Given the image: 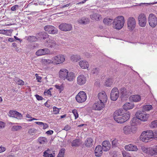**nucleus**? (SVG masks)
I'll return each mask as SVG.
<instances>
[{"label": "nucleus", "instance_id": "nucleus-1", "mask_svg": "<svg viewBox=\"0 0 157 157\" xmlns=\"http://www.w3.org/2000/svg\"><path fill=\"white\" fill-rule=\"evenodd\" d=\"M134 106L133 103L128 102L123 106L124 110L121 109L116 110L114 113V119L118 123H123L128 120L130 117V113L126 111L132 109Z\"/></svg>", "mask_w": 157, "mask_h": 157}, {"label": "nucleus", "instance_id": "nucleus-2", "mask_svg": "<svg viewBox=\"0 0 157 157\" xmlns=\"http://www.w3.org/2000/svg\"><path fill=\"white\" fill-rule=\"evenodd\" d=\"M125 20L123 16H120L116 17L113 22V27L117 29H120L124 26Z\"/></svg>", "mask_w": 157, "mask_h": 157}, {"label": "nucleus", "instance_id": "nucleus-3", "mask_svg": "<svg viewBox=\"0 0 157 157\" xmlns=\"http://www.w3.org/2000/svg\"><path fill=\"white\" fill-rule=\"evenodd\" d=\"M135 115L138 119L143 121H146L149 117V115L146 114L143 110L138 111L136 113Z\"/></svg>", "mask_w": 157, "mask_h": 157}, {"label": "nucleus", "instance_id": "nucleus-4", "mask_svg": "<svg viewBox=\"0 0 157 157\" xmlns=\"http://www.w3.org/2000/svg\"><path fill=\"white\" fill-rule=\"evenodd\" d=\"M135 115L138 119L143 121H146L149 117V115L146 114L143 110L138 111L136 113Z\"/></svg>", "mask_w": 157, "mask_h": 157}, {"label": "nucleus", "instance_id": "nucleus-5", "mask_svg": "<svg viewBox=\"0 0 157 157\" xmlns=\"http://www.w3.org/2000/svg\"><path fill=\"white\" fill-rule=\"evenodd\" d=\"M148 21L149 25L152 27L154 28L157 25V18L153 13L149 14Z\"/></svg>", "mask_w": 157, "mask_h": 157}, {"label": "nucleus", "instance_id": "nucleus-6", "mask_svg": "<svg viewBox=\"0 0 157 157\" xmlns=\"http://www.w3.org/2000/svg\"><path fill=\"white\" fill-rule=\"evenodd\" d=\"M86 94L83 91L79 92L75 97L76 100L79 103L85 102L86 100Z\"/></svg>", "mask_w": 157, "mask_h": 157}, {"label": "nucleus", "instance_id": "nucleus-7", "mask_svg": "<svg viewBox=\"0 0 157 157\" xmlns=\"http://www.w3.org/2000/svg\"><path fill=\"white\" fill-rule=\"evenodd\" d=\"M139 25L141 27H144L147 23V19L145 15L143 13L140 14L138 17Z\"/></svg>", "mask_w": 157, "mask_h": 157}, {"label": "nucleus", "instance_id": "nucleus-8", "mask_svg": "<svg viewBox=\"0 0 157 157\" xmlns=\"http://www.w3.org/2000/svg\"><path fill=\"white\" fill-rule=\"evenodd\" d=\"M127 27L130 30H132L136 26V21L133 17H129L127 21Z\"/></svg>", "mask_w": 157, "mask_h": 157}, {"label": "nucleus", "instance_id": "nucleus-9", "mask_svg": "<svg viewBox=\"0 0 157 157\" xmlns=\"http://www.w3.org/2000/svg\"><path fill=\"white\" fill-rule=\"evenodd\" d=\"M45 31L49 34H55L57 33L58 30L55 27L52 25H47L44 27Z\"/></svg>", "mask_w": 157, "mask_h": 157}, {"label": "nucleus", "instance_id": "nucleus-10", "mask_svg": "<svg viewBox=\"0 0 157 157\" xmlns=\"http://www.w3.org/2000/svg\"><path fill=\"white\" fill-rule=\"evenodd\" d=\"M105 103L102 101H98L96 102L92 106L93 109L96 110H100L102 109L105 106Z\"/></svg>", "mask_w": 157, "mask_h": 157}, {"label": "nucleus", "instance_id": "nucleus-11", "mask_svg": "<svg viewBox=\"0 0 157 157\" xmlns=\"http://www.w3.org/2000/svg\"><path fill=\"white\" fill-rule=\"evenodd\" d=\"M59 28L61 30L67 32L71 31L72 29V26L71 24L62 23L59 25Z\"/></svg>", "mask_w": 157, "mask_h": 157}, {"label": "nucleus", "instance_id": "nucleus-12", "mask_svg": "<svg viewBox=\"0 0 157 157\" xmlns=\"http://www.w3.org/2000/svg\"><path fill=\"white\" fill-rule=\"evenodd\" d=\"M119 96V90L117 88L115 87L112 89L110 93L111 99L113 101H116Z\"/></svg>", "mask_w": 157, "mask_h": 157}, {"label": "nucleus", "instance_id": "nucleus-13", "mask_svg": "<svg viewBox=\"0 0 157 157\" xmlns=\"http://www.w3.org/2000/svg\"><path fill=\"white\" fill-rule=\"evenodd\" d=\"M54 63L56 64H59L63 63L65 60V57L63 55H59L52 58Z\"/></svg>", "mask_w": 157, "mask_h": 157}, {"label": "nucleus", "instance_id": "nucleus-14", "mask_svg": "<svg viewBox=\"0 0 157 157\" xmlns=\"http://www.w3.org/2000/svg\"><path fill=\"white\" fill-rule=\"evenodd\" d=\"M136 128L132 126L127 125L124 127L123 129L124 133L126 135L131 134L132 133H134Z\"/></svg>", "mask_w": 157, "mask_h": 157}, {"label": "nucleus", "instance_id": "nucleus-15", "mask_svg": "<svg viewBox=\"0 0 157 157\" xmlns=\"http://www.w3.org/2000/svg\"><path fill=\"white\" fill-rule=\"evenodd\" d=\"M98 97L99 101L106 103L107 100V97L105 92L102 91L99 93L98 94Z\"/></svg>", "mask_w": 157, "mask_h": 157}, {"label": "nucleus", "instance_id": "nucleus-16", "mask_svg": "<svg viewBox=\"0 0 157 157\" xmlns=\"http://www.w3.org/2000/svg\"><path fill=\"white\" fill-rule=\"evenodd\" d=\"M86 82V77L83 75H79L77 78V83L79 85H82Z\"/></svg>", "mask_w": 157, "mask_h": 157}, {"label": "nucleus", "instance_id": "nucleus-17", "mask_svg": "<svg viewBox=\"0 0 157 157\" xmlns=\"http://www.w3.org/2000/svg\"><path fill=\"white\" fill-rule=\"evenodd\" d=\"M8 115L10 117H16L17 119H20L22 116L21 113L16 111L13 110H10L9 111Z\"/></svg>", "mask_w": 157, "mask_h": 157}, {"label": "nucleus", "instance_id": "nucleus-18", "mask_svg": "<svg viewBox=\"0 0 157 157\" xmlns=\"http://www.w3.org/2000/svg\"><path fill=\"white\" fill-rule=\"evenodd\" d=\"M68 71L65 68L61 69L59 72V78L61 79L65 80V78L68 75Z\"/></svg>", "mask_w": 157, "mask_h": 157}, {"label": "nucleus", "instance_id": "nucleus-19", "mask_svg": "<svg viewBox=\"0 0 157 157\" xmlns=\"http://www.w3.org/2000/svg\"><path fill=\"white\" fill-rule=\"evenodd\" d=\"M120 90L121 95V98H128L130 96L131 94L128 92L126 89L124 87L121 88Z\"/></svg>", "mask_w": 157, "mask_h": 157}, {"label": "nucleus", "instance_id": "nucleus-20", "mask_svg": "<svg viewBox=\"0 0 157 157\" xmlns=\"http://www.w3.org/2000/svg\"><path fill=\"white\" fill-rule=\"evenodd\" d=\"M49 52V49L47 48H45L38 50L36 52V54L37 56H40L48 54Z\"/></svg>", "mask_w": 157, "mask_h": 157}, {"label": "nucleus", "instance_id": "nucleus-21", "mask_svg": "<svg viewBox=\"0 0 157 157\" xmlns=\"http://www.w3.org/2000/svg\"><path fill=\"white\" fill-rule=\"evenodd\" d=\"M102 150L103 148L101 145L97 146L94 150L95 156L96 157H100L102 153Z\"/></svg>", "mask_w": 157, "mask_h": 157}, {"label": "nucleus", "instance_id": "nucleus-22", "mask_svg": "<svg viewBox=\"0 0 157 157\" xmlns=\"http://www.w3.org/2000/svg\"><path fill=\"white\" fill-rule=\"evenodd\" d=\"M50 36L46 33L44 32H40L37 34V37H38L39 40L43 39L44 40H48Z\"/></svg>", "mask_w": 157, "mask_h": 157}, {"label": "nucleus", "instance_id": "nucleus-23", "mask_svg": "<svg viewBox=\"0 0 157 157\" xmlns=\"http://www.w3.org/2000/svg\"><path fill=\"white\" fill-rule=\"evenodd\" d=\"M46 43L48 44L49 47L52 48L54 47L56 45V42L54 38L51 36H50L48 40H46Z\"/></svg>", "mask_w": 157, "mask_h": 157}, {"label": "nucleus", "instance_id": "nucleus-24", "mask_svg": "<svg viewBox=\"0 0 157 157\" xmlns=\"http://www.w3.org/2000/svg\"><path fill=\"white\" fill-rule=\"evenodd\" d=\"M103 150L104 151L109 150L110 147V144L109 142L107 141H104L102 143Z\"/></svg>", "mask_w": 157, "mask_h": 157}, {"label": "nucleus", "instance_id": "nucleus-25", "mask_svg": "<svg viewBox=\"0 0 157 157\" xmlns=\"http://www.w3.org/2000/svg\"><path fill=\"white\" fill-rule=\"evenodd\" d=\"M125 149L127 151H136L138 149L136 146L131 144L126 145L125 146Z\"/></svg>", "mask_w": 157, "mask_h": 157}, {"label": "nucleus", "instance_id": "nucleus-26", "mask_svg": "<svg viewBox=\"0 0 157 157\" xmlns=\"http://www.w3.org/2000/svg\"><path fill=\"white\" fill-rule=\"evenodd\" d=\"M75 77V74L72 72H68V75H67L65 78V80L66 79L69 81H72Z\"/></svg>", "mask_w": 157, "mask_h": 157}, {"label": "nucleus", "instance_id": "nucleus-27", "mask_svg": "<svg viewBox=\"0 0 157 157\" xmlns=\"http://www.w3.org/2000/svg\"><path fill=\"white\" fill-rule=\"evenodd\" d=\"M144 133V132H143L140 136V140L145 142H148L149 141H151V140L149 138V137H148L146 136Z\"/></svg>", "mask_w": 157, "mask_h": 157}, {"label": "nucleus", "instance_id": "nucleus-28", "mask_svg": "<svg viewBox=\"0 0 157 157\" xmlns=\"http://www.w3.org/2000/svg\"><path fill=\"white\" fill-rule=\"evenodd\" d=\"M93 140L91 138H87L85 142V144L86 147H91L93 144Z\"/></svg>", "mask_w": 157, "mask_h": 157}, {"label": "nucleus", "instance_id": "nucleus-29", "mask_svg": "<svg viewBox=\"0 0 157 157\" xmlns=\"http://www.w3.org/2000/svg\"><path fill=\"white\" fill-rule=\"evenodd\" d=\"M141 97L139 95H134L131 96L130 97V100L134 102H137L141 100Z\"/></svg>", "mask_w": 157, "mask_h": 157}, {"label": "nucleus", "instance_id": "nucleus-30", "mask_svg": "<svg viewBox=\"0 0 157 157\" xmlns=\"http://www.w3.org/2000/svg\"><path fill=\"white\" fill-rule=\"evenodd\" d=\"M78 22L80 24L86 25L89 23L90 20L88 18L83 17H82L81 19H79L78 21Z\"/></svg>", "mask_w": 157, "mask_h": 157}, {"label": "nucleus", "instance_id": "nucleus-31", "mask_svg": "<svg viewBox=\"0 0 157 157\" xmlns=\"http://www.w3.org/2000/svg\"><path fill=\"white\" fill-rule=\"evenodd\" d=\"M52 151L51 150H48L45 151L44 153V157H54L55 156V154L54 153L52 154Z\"/></svg>", "mask_w": 157, "mask_h": 157}, {"label": "nucleus", "instance_id": "nucleus-32", "mask_svg": "<svg viewBox=\"0 0 157 157\" xmlns=\"http://www.w3.org/2000/svg\"><path fill=\"white\" fill-rule=\"evenodd\" d=\"M79 65L82 69L88 68L89 67L88 63L84 60L80 61L79 63Z\"/></svg>", "mask_w": 157, "mask_h": 157}, {"label": "nucleus", "instance_id": "nucleus-33", "mask_svg": "<svg viewBox=\"0 0 157 157\" xmlns=\"http://www.w3.org/2000/svg\"><path fill=\"white\" fill-rule=\"evenodd\" d=\"M71 60L74 62H77L81 59V57L78 55H73L71 58Z\"/></svg>", "mask_w": 157, "mask_h": 157}, {"label": "nucleus", "instance_id": "nucleus-34", "mask_svg": "<svg viewBox=\"0 0 157 157\" xmlns=\"http://www.w3.org/2000/svg\"><path fill=\"white\" fill-rule=\"evenodd\" d=\"M80 144V140L78 139H76L73 140L71 143V146L72 147H78Z\"/></svg>", "mask_w": 157, "mask_h": 157}, {"label": "nucleus", "instance_id": "nucleus-35", "mask_svg": "<svg viewBox=\"0 0 157 157\" xmlns=\"http://www.w3.org/2000/svg\"><path fill=\"white\" fill-rule=\"evenodd\" d=\"M38 141L39 144H44L47 143L48 141L47 139L44 137H39L38 139Z\"/></svg>", "mask_w": 157, "mask_h": 157}, {"label": "nucleus", "instance_id": "nucleus-36", "mask_svg": "<svg viewBox=\"0 0 157 157\" xmlns=\"http://www.w3.org/2000/svg\"><path fill=\"white\" fill-rule=\"evenodd\" d=\"M143 132H144V134L148 137H149V138L151 140L154 136V133L151 130L148 131L146 132L144 131Z\"/></svg>", "mask_w": 157, "mask_h": 157}, {"label": "nucleus", "instance_id": "nucleus-37", "mask_svg": "<svg viewBox=\"0 0 157 157\" xmlns=\"http://www.w3.org/2000/svg\"><path fill=\"white\" fill-rule=\"evenodd\" d=\"M99 16L98 14L93 13L90 15V17L93 20H99Z\"/></svg>", "mask_w": 157, "mask_h": 157}, {"label": "nucleus", "instance_id": "nucleus-38", "mask_svg": "<svg viewBox=\"0 0 157 157\" xmlns=\"http://www.w3.org/2000/svg\"><path fill=\"white\" fill-rule=\"evenodd\" d=\"M112 19L109 18H105L103 20V22L105 25H109L112 24Z\"/></svg>", "mask_w": 157, "mask_h": 157}, {"label": "nucleus", "instance_id": "nucleus-39", "mask_svg": "<svg viewBox=\"0 0 157 157\" xmlns=\"http://www.w3.org/2000/svg\"><path fill=\"white\" fill-rule=\"evenodd\" d=\"M29 40L31 42H34L39 40L38 37H37V34L36 35V36H30L28 37Z\"/></svg>", "mask_w": 157, "mask_h": 157}, {"label": "nucleus", "instance_id": "nucleus-40", "mask_svg": "<svg viewBox=\"0 0 157 157\" xmlns=\"http://www.w3.org/2000/svg\"><path fill=\"white\" fill-rule=\"evenodd\" d=\"M21 126H13L11 127V130L13 131H17L21 130Z\"/></svg>", "mask_w": 157, "mask_h": 157}, {"label": "nucleus", "instance_id": "nucleus-41", "mask_svg": "<svg viewBox=\"0 0 157 157\" xmlns=\"http://www.w3.org/2000/svg\"><path fill=\"white\" fill-rule=\"evenodd\" d=\"M152 106L151 105H146L143 107L144 111H149L152 109Z\"/></svg>", "mask_w": 157, "mask_h": 157}, {"label": "nucleus", "instance_id": "nucleus-42", "mask_svg": "<svg viewBox=\"0 0 157 157\" xmlns=\"http://www.w3.org/2000/svg\"><path fill=\"white\" fill-rule=\"evenodd\" d=\"M65 150L64 148H62L59 151V152L57 157H63Z\"/></svg>", "mask_w": 157, "mask_h": 157}, {"label": "nucleus", "instance_id": "nucleus-43", "mask_svg": "<svg viewBox=\"0 0 157 157\" xmlns=\"http://www.w3.org/2000/svg\"><path fill=\"white\" fill-rule=\"evenodd\" d=\"M147 153L150 154L151 155H152L155 153H157L156 151H155V149H154V147L153 148H150L149 149V151H148Z\"/></svg>", "mask_w": 157, "mask_h": 157}, {"label": "nucleus", "instance_id": "nucleus-44", "mask_svg": "<svg viewBox=\"0 0 157 157\" xmlns=\"http://www.w3.org/2000/svg\"><path fill=\"white\" fill-rule=\"evenodd\" d=\"M55 86L57 89L59 90L60 93L63 90L64 88L63 84H62L60 85H56Z\"/></svg>", "mask_w": 157, "mask_h": 157}, {"label": "nucleus", "instance_id": "nucleus-45", "mask_svg": "<svg viewBox=\"0 0 157 157\" xmlns=\"http://www.w3.org/2000/svg\"><path fill=\"white\" fill-rule=\"evenodd\" d=\"M151 127L154 128L157 127V120L151 122Z\"/></svg>", "mask_w": 157, "mask_h": 157}, {"label": "nucleus", "instance_id": "nucleus-46", "mask_svg": "<svg viewBox=\"0 0 157 157\" xmlns=\"http://www.w3.org/2000/svg\"><path fill=\"white\" fill-rule=\"evenodd\" d=\"M99 72V69L98 68H93V69L92 71V73L95 75H97Z\"/></svg>", "mask_w": 157, "mask_h": 157}, {"label": "nucleus", "instance_id": "nucleus-47", "mask_svg": "<svg viewBox=\"0 0 157 157\" xmlns=\"http://www.w3.org/2000/svg\"><path fill=\"white\" fill-rule=\"evenodd\" d=\"M111 79L110 78L108 79L105 82V85L107 86H109L112 84Z\"/></svg>", "mask_w": 157, "mask_h": 157}, {"label": "nucleus", "instance_id": "nucleus-48", "mask_svg": "<svg viewBox=\"0 0 157 157\" xmlns=\"http://www.w3.org/2000/svg\"><path fill=\"white\" fill-rule=\"evenodd\" d=\"M149 148H148L147 147H145L144 146L142 147H141V149L142 150V151L144 152L145 153H148V151H149Z\"/></svg>", "mask_w": 157, "mask_h": 157}, {"label": "nucleus", "instance_id": "nucleus-49", "mask_svg": "<svg viewBox=\"0 0 157 157\" xmlns=\"http://www.w3.org/2000/svg\"><path fill=\"white\" fill-rule=\"evenodd\" d=\"M72 112L75 117V119H77L78 116L77 110L76 109H74L72 110Z\"/></svg>", "mask_w": 157, "mask_h": 157}, {"label": "nucleus", "instance_id": "nucleus-50", "mask_svg": "<svg viewBox=\"0 0 157 157\" xmlns=\"http://www.w3.org/2000/svg\"><path fill=\"white\" fill-rule=\"evenodd\" d=\"M37 130L34 128H30L29 130L28 133L31 134L32 133H36V132Z\"/></svg>", "mask_w": 157, "mask_h": 157}, {"label": "nucleus", "instance_id": "nucleus-51", "mask_svg": "<svg viewBox=\"0 0 157 157\" xmlns=\"http://www.w3.org/2000/svg\"><path fill=\"white\" fill-rule=\"evenodd\" d=\"M112 146L113 147H116L117 144V140L115 139L112 141Z\"/></svg>", "mask_w": 157, "mask_h": 157}, {"label": "nucleus", "instance_id": "nucleus-52", "mask_svg": "<svg viewBox=\"0 0 157 157\" xmlns=\"http://www.w3.org/2000/svg\"><path fill=\"white\" fill-rule=\"evenodd\" d=\"M53 110L54 113L55 114H57L59 113V109L55 106L53 107Z\"/></svg>", "mask_w": 157, "mask_h": 157}, {"label": "nucleus", "instance_id": "nucleus-53", "mask_svg": "<svg viewBox=\"0 0 157 157\" xmlns=\"http://www.w3.org/2000/svg\"><path fill=\"white\" fill-rule=\"evenodd\" d=\"M44 62L46 63L47 64L53 63H54V61L52 60H52H50L49 59H44Z\"/></svg>", "mask_w": 157, "mask_h": 157}, {"label": "nucleus", "instance_id": "nucleus-54", "mask_svg": "<svg viewBox=\"0 0 157 157\" xmlns=\"http://www.w3.org/2000/svg\"><path fill=\"white\" fill-rule=\"evenodd\" d=\"M41 127L43 129H45L48 127V125L47 124L43 122Z\"/></svg>", "mask_w": 157, "mask_h": 157}, {"label": "nucleus", "instance_id": "nucleus-55", "mask_svg": "<svg viewBox=\"0 0 157 157\" xmlns=\"http://www.w3.org/2000/svg\"><path fill=\"white\" fill-rule=\"evenodd\" d=\"M12 32V31L10 30H6V32L4 34H5L7 36H10V35L11 33Z\"/></svg>", "mask_w": 157, "mask_h": 157}, {"label": "nucleus", "instance_id": "nucleus-56", "mask_svg": "<svg viewBox=\"0 0 157 157\" xmlns=\"http://www.w3.org/2000/svg\"><path fill=\"white\" fill-rule=\"evenodd\" d=\"M19 7V6L18 5H15L13 6L11 9L12 11H15Z\"/></svg>", "mask_w": 157, "mask_h": 157}, {"label": "nucleus", "instance_id": "nucleus-57", "mask_svg": "<svg viewBox=\"0 0 157 157\" xmlns=\"http://www.w3.org/2000/svg\"><path fill=\"white\" fill-rule=\"evenodd\" d=\"M35 96L38 100H42L43 99V98L42 96H39L38 94H36Z\"/></svg>", "mask_w": 157, "mask_h": 157}, {"label": "nucleus", "instance_id": "nucleus-58", "mask_svg": "<svg viewBox=\"0 0 157 157\" xmlns=\"http://www.w3.org/2000/svg\"><path fill=\"white\" fill-rule=\"evenodd\" d=\"M138 120V119L136 117H133L131 120V121L134 124H136V122Z\"/></svg>", "mask_w": 157, "mask_h": 157}, {"label": "nucleus", "instance_id": "nucleus-59", "mask_svg": "<svg viewBox=\"0 0 157 157\" xmlns=\"http://www.w3.org/2000/svg\"><path fill=\"white\" fill-rule=\"evenodd\" d=\"M71 129V127L69 125H67L65 126L63 130L66 131H68Z\"/></svg>", "mask_w": 157, "mask_h": 157}, {"label": "nucleus", "instance_id": "nucleus-60", "mask_svg": "<svg viewBox=\"0 0 157 157\" xmlns=\"http://www.w3.org/2000/svg\"><path fill=\"white\" fill-rule=\"evenodd\" d=\"M17 83L18 85H23L24 84V82L23 80H20L17 81Z\"/></svg>", "mask_w": 157, "mask_h": 157}, {"label": "nucleus", "instance_id": "nucleus-61", "mask_svg": "<svg viewBox=\"0 0 157 157\" xmlns=\"http://www.w3.org/2000/svg\"><path fill=\"white\" fill-rule=\"evenodd\" d=\"M5 125V123L4 122L0 121V129H2L4 128Z\"/></svg>", "mask_w": 157, "mask_h": 157}, {"label": "nucleus", "instance_id": "nucleus-62", "mask_svg": "<svg viewBox=\"0 0 157 157\" xmlns=\"http://www.w3.org/2000/svg\"><path fill=\"white\" fill-rule=\"evenodd\" d=\"M6 148L4 147H0V153L3 152L5 151Z\"/></svg>", "mask_w": 157, "mask_h": 157}, {"label": "nucleus", "instance_id": "nucleus-63", "mask_svg": "<svg viewBox=\"0 0 157 157\" xmlns=\"http://www.w3.org/2000/svg\"><path fill=\"white\" fill-rule=\"evenodd\" d=\"M53 132V131L52 130H49L46 132V133L48 135H51Z\"/></svg>", "mask_w": 157, "mask_h": 157}, {"label": "nucleus", "instance_id": "nucleus-64", "mask_svg": "<svg viewBox=\"0 0 157 157\" xmlns=\"http://www.w3.org/2000/svg\"><path fill=\"white\" fill-rule=\"evenodd\" d=\"M45 93H47L48 94L50 95L51 96L52 95L51 92L49 90H48L44 92V93L45 94Z\"/></svg>", "mask_w": 157, "mask_h": 157}]
</instances>
